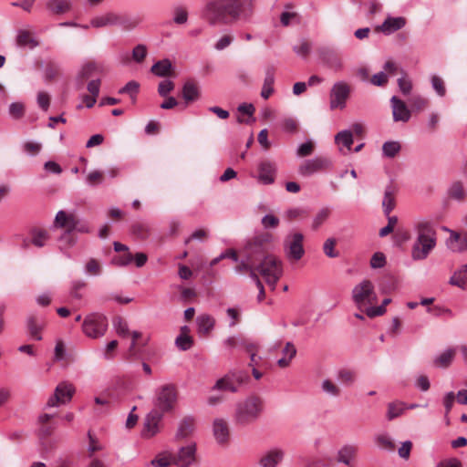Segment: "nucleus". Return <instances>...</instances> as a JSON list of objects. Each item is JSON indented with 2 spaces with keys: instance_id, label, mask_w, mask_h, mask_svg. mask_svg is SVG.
<instances>
[{
  "instance_id": "2eb2a0df",
  "label": "nucleus",
  "mask_w": 467,
  "mask_h": 467,
  "mask_svg": "<svg viewBox=\"0 0 467 467\" xmlns=\"http://www.w3.org/2000/svg\"><path fill=\"white\" fill-rule=\"evenodd\" d=\"M104 73V67L101 63L88 61L82 65L78 78L80 80L94 79L99 78Z\"/></svg>"
},
{
  "instance_id": "09e8293b",
  "label": "nucleus",
  "mask_w": 467,
  "mask_h": 467,
  "mask_svg": "<svg viewBox=\"0 0 467 467\" xmlns=\"http://www.w3.org/2000/svg\"><path fill=\"white\" fill-rule=\"evenodd\" d=\"M60 71V67L58 64L55 62H48L46 65V68L44 70V78L47 82H49L53 79H55L58 75Z\"/></svg>"
},
{
  "instance_id": "13d9d810",
  "label": "nucleus",
  "mask_w": 467,
  "mask_h": 467,
  "mask_svg": "<svg viewBox=\"0 0 467 467\" xmlns=\"http://www.w3.org/2000/svg\"><path fill=\"white\" fill-rule=\"evenodd\" d=\"M431 82L436 94L440 97H444L446 94V88L443 79L439 76L433 75L431 78Z\"/></svg>"
},
{
  "instance_id": "1a4fd4ad",
  "label": "nucleus",
  "mask_w": 467,
  "mask_h": 467,
  "mask_svg": "<svg viewBox=\"0 0 467 467\" xmlns=\"http://www.w3.org/2000/svg\"><path fill=\"white\" fill-rule=\"evenodd\" d=\"M75 393L74 386L67 381L60 382L55 389L54 394L47 401V407L52 408L69 402Z\"/></svg>"
},
{
  "instance_id": "aec40b11",
  "label": "nucleus",
  "mask_w": 467,
  "mask_h": 467,
  "mask_svg": "<svg viewBox=\"0 0 467 467\" xmlns=\"http://www.w3.org/2000/svg\"><path fill=\"white\" fill-rule=\"evenodd\" d=\"M16 43L19 47L34 49L39 46V41L33 33L26 29H19L16 32Z\"/></svg>"
},
{
  "instance_id": "680f3d73",
  "label": "nucleus",
  "mask_w": 467,
  "mask_h": 467,
  "mask_svg": "<svg viewBox=\"0 0 467 467\" xmlns=\"http://www.w3.org/2000/svg\"><path fill=\"white\" fill-rule=\"evenodd\" d=\"M8 111L13 119H19L25 114V107L20 102H13L9 105Z\"/></svg>"
},
{
  "instance_id": "dca6fc26",
  "label": "nucleus",
  "mask_w": 467,
  "mask_h": 467,
  "mask_svg": "<svg viewBox=\"0 0 467 467\" xmlns=\"http://www.w3.org/2000/svg\"><path fill=\"white\" fill-rule=\"evenodd\" d=\"M392 116L395 122H408L410 119V111L406 106L405 102L402 101L396 96L390 99Z\"/></svg>"
},
{
  "instance_id": "3c124183",
  "label": "nucleus",
  "mask_w": 467,
  "mask_h": 467,
  "mask_svg": "<svg viewBox=\"0 0 467 467\" xmlns=\"http://www.w3.org/2000/svg\"><path fill=\"white\" fill-rule=\"evenodd\" d=\"M132 234L139 239L144 240L150 235V228L146 223H136L131 227Z\"/></svg>"
},
{
  "instance_id": "c85d7f7f",
  "label": "nucleus",
  "mask_w": 467,
  "mask_h": 467,
  "mask_svg": "<svg viewBox=\"0 0 467 467\" xmlns=\"http://www.w3.org/2000/svg\"><path fill=\"white\" fill-rule=\"evenodd\" d=\"M450 285L457 286L461 289L467 288V264L462 265L453 273L449 280Z\"/></svg>"
},
{
  "instance_id": "9d476101",
  "label": "nucleus",
  "mask_w": 467,
  "mask_h": 467,
  "mask_svg": "<svg viewBox=\"0 0 467 467\" xmlns=\"http://www.w3.org/2000/svg\"><path fill=\"white\" fill-rule=\"evenodd\" d=\"M304 236L300 233H294L286 236L284 247L289 260L298 261L305 254L303 247Z\"/></svg>"
},
{
  "instance_id": "7ed1b4c3",
  "label": "nucleus",
  "mask_w": 467,
  "mask_h": 467,
  "mask_svg": "<svg viewBox=\"0 0 467 467\" xmlns=\"http://www.w3.org/2000/svg\"><path fill=\"white\" fill-rule=\"evenodd\" d=\"M263 409L264 403L260 398L250 397L238 404L235 420L239 424H249L259 418Z\"/></svg>"
},
{
  "instance_id": "de8ad7c7",
  "label": "nucleus",
  "mask_w": 467,
  "mask_h": 467,
  "mask_svg": "<svg viewBox=\"0 0 467 467\" xmlns=\"http://www.w3.org/2000/svg\"><path fill=\"white\" fill-rule=\"evenodd\" d=\"M175 345L180 350L186 351L193 346V339L190 335L180 334L175 339Z\"/></svg>"
},
{
  "instance_id": "f704fd0d",
  "label": "nucleus",
  "mask_w": 467,
  "mask_h": 467,
  "mask_svg": "<svg viewBox=\"0 0 467 467\" xmlns=\"http://www.w3.org/2000/svg\"><path fill=\"white\" fill-rule=\"evenodd\" d=\"M274 83H275V68L268 67L265 70V77L264 80V85L261 91V97L265 99H267L274 92Z\"/></svg>"
},
{
  "instance_id": "9b49d317",
  "label": "nucleus",
  "mask_w": 467,
  "mask_h": 467,
  "mask_svg": "<svg viewBox=\"0 0 467 467\" xmlns=\"http://www.w3.org/2000/svg\"><path fill=\"white\" fill-rule=\"evenodd\" d=\"M436 245V239L416 237L411 248V258L414 261L425 260Z\"/></svg>"
},
{
  "instance_id": "6e6d98bb",
  "label": "nucleus",
  "mask_w": 467,
  "mask_h": 467,
  "mask_svg": "<svg viewBox=\"0 0 467 467\" xmlns=\"http://www.w3.org/2000/svg\"><path fill=\"white\" fill-rule=\"evenodd\" d=\"M236 263H237V265L235 266L234 271L237 274L248 273V271L251 270L253 265H255V262L254 260H252L251 258H249L247 255H245V258L243 260L238 259V262H236Z\"/></svg>"
},
{
  "instance_id": "58836bf2",
  "label": "nucleus",
  "mask_w": 467,
  "mask_h": 467,
  "mask_svg": "<svg viewBox=\"0 0 467 467\" xmlns=\"http://www.w3.org/2000/svg\"><path fill=\"white\" fill-rule=\"evenodd\" d=\"M112 326L119 337L126 338L130 335L129 325L123 317L119 316L115 317L112 319Z\"/></svg>"
},
{
  "instance_id": "5fc2aeb1",
  "label": "nucleus",
  "mask_w": 467,
  "mask_h": 467,
  "mask_svg": "<svg viewBox=\"0 0 467 467\" xmlns=\"http://www.w3.org/2000/svg\"><path fill=\"white\" fill-rule=\"evenodd\" d=\"M323 392L331 397L337 398L341 394V389L329 379L323 380Z\"/></svg>"
},
{
  "instance_id": "e433bc0d",
  "label": "nucleus",
  "mask_w": 467,
  "mask_h": 467,
  "mask_svg": "<svg viewBox=\"0 0 467 467\" xmlns=\"http://www.w3.org/2000/svg\"><path fill=\"white\" fill-rule=\"evenodd\" d=\"M401 150V144L397 140H388L382 145V156L387 159L395 158Z\"/></svg>"
},
{
  "instance_id": "39448f33",
  "label": "nucleus",
  "mask_w": 467,
  "mask_h": 467,
  "mask_svg": "<svg viewBox=\"0 0 467 467\" xmlns=\"http://www.w3.org/2000/svg\"><path fill=\"white\" fill-rule=\"evenodd\" d=\"M256 269L264 276L267 285L275 289L283 273L281 261L274 255H266Z\"/></svg>"
},
{
  "instance_id": "f3484780",
  "label": "nucleus",
  "mask_w": 467,
  "mask_h": 467,
  "mask_svg": "<svg viewBox=\"0 0 467 467\" xmlns=\"http://www.w3.org/2000/svg\"><path fill=\"white\" fill-rule=\"evenodd\" d=\"M413 230L416 237L432 238L437 240V232L434 223L427 219H420L414 223Z\"/></svg>"
},
{
  "instance_id": "ddd939ff",
  "label": "nucleus",
  "mask_w": 467,
  "mask_h": 467,
  "mask_svg": "<svg viewBox=\"0 0 467 467\" xmlns=\"http://www.w3.org/2000/svg\"><path fill=\"white\" fill-rule=\"evenodd\" d=\"M406 25L407 19L404 16H391L389 15L381 25L375 27V31L385 36H390L402 29Z\"/></svg>"
},
{
  "instance_id": "f03ea898",
  "label": "nucleus",
  "mask_w": 467,
  "mask_h": 467,
  "mask_svg": "<svg viewBox=\"0 0 467 467\" xmlns=\"http://www.w3.org/2000/svg\"><path fill=\"white\" fill-rule=\"evenodd\" d=\"M177 402V390L173 384L161 386L155 391L152 410L162 415L171 412Z\"/></svg>"
},
{
  "instance_id": "bf43d9fd",
  "label": "nucleus",
  "mask_w": 467,
  "mask_h": 467,
  "mask_svg": "<svg viewBox=\"0 0 467 467\" xmlns=\"http://www.w3.org/2000/svg\"><path fill=\"white\" fill-rule=\"evenodd\" d=\"M411 108L416 111H421L429 105V100L420 95L413 96L410 99Z\"/></svg>"
},
{
  "instance_id": "0e129e2a",
  "label": "nucleus",
  "mask_w": 467,
  "mask_h": 467,
  "mask_svg": "<svg viewBox=\"0 0 467 467\" xmlns=\"http://www.w3.org/2000/svg\"><path fill=\"white\" fill-rule=\"evenodd\" d=\"M239 388L249 379V375L244 370H232L228 373Z\"/></svg>"
},
{
  "instance_id": "412c9836",
  "label": "nucleus",
  "mask_w": 467,
  "mask_h": 467,
  "mask_svg": "<svg viewBox=\"0 0 467 467\" xmlns=\"http://www.w3.org/2000/svg\"><path fill=\"white\" fill-rule=\"evenodd\" d=\"M196 325L198 334L202 337H207L214 328L215 319L208 314H202L197 317Z\"/></svg>"
},
{
  "instance_id": "a211bd4d",
  "label": "nucleus",
  "mask_w": 467,
  "mask_h": 467,
  "mask_svg": "<svg viewBox=\"0 0 467 467\" xmlns=\"http://www.w3.org/2000/svg\"><path fill=\"white\" fill-rule=\"evenodd\" d=\"M258 180L263 184H272L275 182L276 166L270 161H262L258 165Z\"/></svg>"
},
{
  "instance_id": "5701e85b",
  "label": "nucleus",
  "mask_w": 467,
  "mask_h": 467,
  "mask_svg": "<svg viewBox=\"0 0 467 467\" xmlns=\"http://www.w3.org/2000/svg\"><path fill=\"white\" fill-rule=\"evenodd\" d=\"M213 436L220 444L227 443L229 440V429L226 421L223 419H216L213 421Z\"/></svg>"
},
{
  "instance_id": "052dcab7",
  "label": "nucleus",
  "mask_w": 467,
  "mask_h": 467,
  "mask_svg": "<svg viewBox=\"0 0 467 467\" xmlns=\"http://www.w3.org/2000/svg\"><path fill=\"white\" fill-rule=\"evenodd\" d=\"M312 50V45L307 40H302L298 45L294 47V51L299 57H306Z\"/></svg>"
},
{
  "instance_id": "c756f323",
  "label": "nucleus",
  "mask_w": 467,
  "mask_h": 467,
  "mask_svg": "<svg viewBox=\"0 0 467 467\" xmlns=\"http://www.w3.org/2000/svg\"><path fill=\"white\" fill-rule=\"evenodd\" d=\"M150 70L158 77H170L172 75V64L170 59L164 58L157 61Z\"/></svg>"
},
{
  "instance_id": "b1692460",
  "label": "nucleus",
  "mask_w": 467,
  "mask_h": 467,
  "mask_svg": "<svg viewBox=\"0 0 467 467\" xmlns=\"http://www.w3.org/2000/svg\"><path fill=\"white\" fill-rule=\"evenodd\" d=\"M194 426H195V420L192 417L187 416V417L183 418L179 423V426H178V429H177V431L175 434V439L182 440V439H186V438L190 437L194 431Z\"/></svg>"
},
{
  "instance_id": "c9c22d12",
  "label": "nucleus",
  "mask_w": 467,
  "mask_h": 467,
  "mask_svg": "<svg viewBox=\"0 0 467 467\" xmlns=\"http://www.w3.org/2000/svg\"><path fill=\"white\" fill-rule=\"evenodd\" d=\"M336 378L342 385L349 387L355 383L357 373L354 369L341 368L337 371Z\"/></svg>"
},
{
  "instance_id": "4be33fe9",
  "label": "nucleus",
  "mask_w": 467,
  "mask_h": 467,
  "mask_svg": "<svg viewBox=\"0 0 467 467\" xmlns=\"http://www.w3.org/2000/svg\"><path fill=\"white\" fill-rule=\"evenodd\" d=\"M26 327L28 329V333L30 337L36 340H41V331L45 327V321L39 319L37 317L34 315H30L26 318Z\"/></svg>"
},
{
  "instance_id": "6ab92c4d",
  "label": "nucleus",
  "mask_w": 467,
  "mask_h": 467,
  "mask_svg": "<svg viewBox=\"0 0 467 467\" xmlns=\"http://www.w3.org/2000/svg\"><path fill=\"white\" fill-rule=\"evenodd\" d=\"M46 9L51 15L60 16L69 13L72 10V0H47Z\"/></svg>"
},
{
  "instance_id": "bb28decb",
  "label": "nucleus",
  "mask_w": 467,
  "mask_h": 467,
  "mask_svg": "<svg viewBox=\"0 0 467 467\" xmlns=\"http://www.w3.org/2000/svg\"><path fill=\"white\" fill-rule=\"evenodd\" d=\"M283 357L277 360V365L281 368H288L296 355V348L292 342H286L282 349Z\"/></svg>"
},
{
  "instance_id": "864d4df0",
  "label": "nucleus",
  "mask_w": 467,
  "mask_h": 467,
  "mask_svg": "<svg viewBox=\"0 0 467 467\" xmlns=\"http://www.w3.org/2000/svg\"><path fill=\"white\" fill-rule=\"evenodd\" d=\"M102 272L100 263L94 258H90L85 265V273L89 275H99Z\"/></svg>"
},
{
  "instance_id": "a878e982",
  "label": "nucleus",
  "mask_w": 467,
  "mask_h": 467,
  "mask_svg": "<svg viewBox=\"0 0 467 467\" xmlns=\"http://www.w3.org/2000/svg\"><path fill=\"white\" fill-rule=\"evenodd\" d=\"M182 94L185 102L190 103L196 101L200 98V89L194 81L188 80L182 87Z\"/></svg>"
},
{
  "instance_id": "8fccbe9b",
  "label": "nucleus",
  "mask_w": 467,
  "mask_h": 467,
  "mask_svg": "<svg viewBox=\"0 0 467 467\" xmlns=\"http://www.w3.org/2000/svg\"><path fill=\"white\" fill-rule=\"evenodd\" d=\"M274 240L273 234L268 232H264L256 234L252 241L254 242V245L262 246L266 250L267 245H269Z\"/></svg>"
},
{
  "instance_id": "423d86ee",
  "label": "nucleus",
  "mask_w": 467,
  "mask_h": 467,
  "mask_svg": "<svg viewBox=\"0 0 467 467\" xmlns=\"http://www.w3.org/2000/svg\"><path fill=\"white\" fill-rule=\"evenodd\" d=\"M352 298L357 306L361 309L363 306L372 305L377 300L374 285L369 280H363L354 286Z\"/></svg>"
},
{
  "instance_id": "72a5a7b5",
  "label": "nucleus",
  "mask_w": 467,
  "mask_h": 467,
  "mask_svg": "<svg viewBox=\"0 0 467 467\" xmlns=\"http://www.w3.org/2000/svg\"><path fill=\"white\" fill-rule=\"evenodd\" d=\"M454 356L455 348H447L434 358L433 365L436 368H446L451 364Z\"/></svg>"
},
{
  "instance_id": "37998d69",
  "label": "nucleus",
  "mask_w": 467,
  "mask_h": 467,
  "mask_svg": "<svg viewBox=\"0 0 467 467\" xmlns=\"http://www.w3.org/2000/svg\"><path fill=\"white\" fill-rule=\"evenodd\" d=\"M150 463L154 467H168L173 463L172 453L168 451L161 452Z\"/></svg>"
},
{
  "instance_id": "4d7b16f0",
  "label": "nucleus",
  "mask_w": 467,
  "mask_h": 467,
  "mask_svg": "<svg viewBox=\"0 0 467 467\" xmlns=\"http://www.w3.org/2000/svg\"><path fill=\"white\" fill-rule=\"evenodd\" d=\"M61 248H68L74 245L77 242V238L74 236L73 232L69 229H65V232L59 238Z\"/></svg>"
},
{
  "instance_id": "79ce46f5",
  "label": "nucleus",
  "mask_w": 467,
  "mask_h": 467,
  "mask_svg": "<svg viewBox=\"0 0 467 467\" xmlns=\"http://www.w3.org/2000/svg\"><path fill=\"white\" fill-rule=\"evenodd\" d=\"M87 286L84 280H73L70 284L69 296L77 300L83 298V291Z\"/></svg>"
},
{
  "instance_id": "603ef678",
  "label": "nucleus",
  "mask_w": 467,
  "mask_h": 467,
  "mask_svg": "<svg viewBox=\"0 0 467 467\" xmlns=\"http://www.w3.org/2000/svg\"><path fill=\"white\" fill-rule=\"evenodd\" d=\"M337 240L335 238H328L323 244V253L330 258L339 256V252L335 250Z\"/></svg>"
},
{
  "instance_id": "c03bdc74",
  "label": "nucleus",
  "mask_w": 467,
  "mask_h": 467,
  "mask_svg": "<svg viewBox=\"0 0 467 467\" xmlns=\"http://www.w3.org/2000/svg\"><path fill=\"white\" fill-rule=\"evenodd\" d=\"M377 445L383 450L392 451L395 449V443L387 433L379 434L375 437Z\"/></svg>"
},
{
  "instance_id": "4c0bfd02",
  "label": "nucleus",
  "mask_w": 467,
  "mask_h": 467,
  "mask_svg": "<svg viewBox=\"0 0 467 467\" xmlns=\"http://www.w3.org/2000/svg\"><path fill=\"white\" fill-rule=\"evenodd\" d=\"M254 241H249L244 248L245 255L254 260V262L258 261L261 257H265V254L266 250L262 246H255Z\"/></svg>"
},
{
  "instance_id": "473e14b6",
  "label": "nucleus",
  "mask_w": 467,
  "mask_h": 467,
  "mask_svg": "<svg viewBox=\"0 0 467 467\" xmlns=\"http://www.w3.org/2000/svg\"><path fill=\"white\" fill-rule=\"evenodd\" d=\"M358 448L355 445H344L337 452V461L346 465H350L357 455Z\"/></svg>"
},
{
  "instance_id": "0eeeda50",
  "label": "nucleus",
  "mask_w": 467,
  "mask_h": 467,
  "mask_svg": "<svg viewBox=\"0 0 467 467\" xmlns=\"http://www.w3.org/2000/svg\"><path fill=\"white\" fill-rule=\"evenodd\" d=\"M54 225L57 228L69 229L73 233L84 234L89 232V227L86 223L79 220L75 214L67 213L65 211L57 212Z\"/></svg>"
},
{
  "instance_id": "69168bd1",
  "label": "nucleus",
  "mask_w": 467,
  "mask_h": 467,
  "mask_svg": "<svg viewBox=\"0 0 467 467\" xmlns=\"http://www.w3.org/2000/svg\"><path fill=\"white\" fill-rule=\"evenodd\" d=\"M140 85L136 81L128 82L123 88L119 90V94H129L131 99L137 95L139 91Z\"/></svg>"
},
{
  "instance_id": "4468645a",
  "label": "nucleus",
  "mask_w": 467,
  "mask_h": 467,
  "mask_svg": "<svg viewBox=\"0 0 467 467\" xmlns=\"http://www.w3.org/2000/svg\"><path fill=\"white\" fill-rule=\"evenodd\" d=\"M163 416L152 410L147 414L142 430V436L144 438H151L159 432V425Z\"/></svg>"
},
{
  "instance_id": "f8f14e48",
  "label": "nucleus",
  "mask_w": 467,
  "mask_h": 467,
  "mask_svg": "<svg viewBox=\"0 0 467 467\" xmlns=\"http://www.w3.org/2000/svg\"><path fill=\"white\" fill-rule=\"evenodd\" d=\"M173 464L178 467H190L196 460V444L189 443L179 449L177 453H172Z\"/></svg>"
},
{
  "instance_id": "f257e3e1",
  "label": "nucleus",
  "mask_w": 467,
  "mask_h": 467,
  "mask_svg": "<svg viewBox=\"0 0 467 467\" xmlns=\"http://www.w3.org/2000/svg\"><path fill=\"white\" fill-rule=\"evenodd\" d=\"M254 12V0H210L202 10V17L211 26L232 25L248 21Z\"/></svg>"
},
{
  "instance_id": "49530a36",
  "label": "nucleus",
  "mask_w": 467,
  "mask_h": 467,
  "mask_svg": "<svg viewBox=\"0 0 467 467\" xmlns=\"http://www.w3.org/2000/svg\"><path fill=\"white\" fill-rule=\"evenodd\" d=\"M48 239V233L43 229L32 231V244L37 247H43Z\"/></svg>"
},
{
  "instance_id": "338daca9",
  "label": "nucleus",
  "mask_w": 467,
  "mask_h": 467,
  "mask_svg": "<svg viewBox=\"0 0 467 467\" xmlns=\"http://www.w3.org/2000/svg\"><path fill=\"white\" fill-rule=\"evenodd\" d=\"M449 194L453 199L462 200L464 197V190L462 182H454L449 190Z\"/></svg>"
},
{
  "instance_id": "774afa93",
  "label": "nucleus",
  "mask_w": 467,
  "mask_h": 467,
  "mask_svg": "<svg viewBox=\"0 0 467 467\" xmlns=\"http://www.w3.org/2000/svg\"><path fill=\"white\" fill-rule=\"evenodd\" d=\"M147 56V48L146 46L142 44L137 45L132 50V57L138 62L141 63Z\"/></svg>"
},
{
  "instance_id": "393cba45",
  "label": "nucleus",
  "mask_w": 467,
  "mask_h": 467,
  "mask_svg": "<svg viewBox=\"0 0 467 467\" xmlns=\"http://www.w3.org/2000/svg\"><path fill=\"white\" fill-rule=\"evenodd\" d=\"M284 452L281 450L274 449L267 451L260 459V465L262 467H276L277 464L283 460Z\"/></svg>"
},
{
  "instance_id": "2f4dec72",
  "label": "nucleus",
  "mask_w": 467,
  "mask_h": 467,
  "mask_svg": "<svg viewBox=\"0 0 467 467\" xmlns=\"http://www.w3.org/2000/svg\"><path fill=\"white\" fill-rule=\"evenodd\" d=\"M335 142L341 151L344 150L343 148H345L347 151H349L353 144V132L348 130L339 131L335 136Z\"/></svg>"
},
{
  "instance_id": "cd10ccee",
  "label": "nucleus",
  "mask_w": 467,
  "mask_h": 467,
  "mask_svg": "<svg viewBox=\"0 0 467 467\" xmlns=\"http://www.w3.org/2000/svg\"><path fill=\"white\" fill-rule=\"evenodd\" d=\"M321 169V160L318 158L305 161L298 169L301 176L309 177L319 171Z\"/></svg>"
},
{
  "instance_id": "7c9ffc66",
  "label": "nucleus",
  "mask_w": 467,
  "mask_h": 467,
  "mask_svg": "<svg viewBox=\"0 0 467 467\" xmlns=\"http://www.w3.org/2000/svg\"><path fill=\"white\" fill-rule=\"evenodd\" d=\"M395 189L392 185H388L384 192V197L382 201V208L384 214L389 216L390 213L394 210L396 202H395Z\"/></svg>"
},
{
  "instance_id": "e2e57ef3",
  "label": "nucleus",
  "mask_w": 467,
  "mask_h": 467,
  "mask_svg": "<svg viewBox=\"0 0 467 467\" xmlns=\"http://www.w3.org/2000/svg\"><path fill=\"white\" fill-rule=\"evenodd\" d=\"M131 262H133V255L130 252L114 256L111 260V263L117 266H127Z\"/></svg>"
},
{
  "instance_id": "ea45409f",
  "label": "nucleus",
  "mask_w": 467,
  "mask_h": 467,
  "mask_svg": "<svg viewBox=\"0 0 467 467\" xmlns=\"http://www.w3.org/2000/svg\"><path fill=\"white\" fill-rule=\"evenodd\" d=\"M213 389L236 392L238 390V387L235 384V381H234V379L231 378V376L229 374H226L223 378L216 381Z\"/></svg>"
},
{
  "instance_id": "a19ab883",
  "label": "nucleus",
  "mask_w": 467,
  "mask_h": 467,
  "mask_svg": "<svg viewBox=\"0 0 467 467\" xmlns=\"http://www.w3.org/2000/svg\"><path fill=\"white\" fill-rule=\"evenodd\" d=\"M407 410V405L401 401L390 402L388 405L387 419L392 420L402 415Z\"/></svg>"
},
{
  "instance_id": "6e6552de",
  "label": "nucleus",
  "mask_w": 467,
  "mask_h": 467,
  "mask_svg": "<svg viewBox=\"0 0 467 467\" xmlns=\"http://www.w3.org/2000/svg\"><path fill=\"white\" fill-rule=\"evenodd\" d=\"M351 88L345 81L335 83L329 95V106L332 110L344 109L347 107V101L350 96Z\"/></svg>"
},
{
  "instance_id": "20e7f679",
  "label": "nucleus",
  "mask_w": 467,
  "mask_h": 467,
  "mask_svg": "<svg viewBox=\"0 0 467 467\" xmlns=\"http://www.w3.org/2000/svg\"><path fill=\"white\" fill-rule=\"evenodd\" d=\"M109 327V321L105 315L98 312L87 315L82 323V331L89 338L103 337Z\"/></svg>"
},
{
  "instance_id": "a18cd8bd",
  "label": "nucleus",
  "mask_w": 467,
  "mask_h": 467,
  "mask_svg": "<svg viewBox=\"0 0 467 467\" xmlns=\"http://www.w3.org/2000/svg\"><path fill=\"white\" fill-rule=\"evenodd\" d=\"M173 22L177 25L186 24L188 21V11L183 5H176L173 7Z\"/></svg>"
}]
</instances>
